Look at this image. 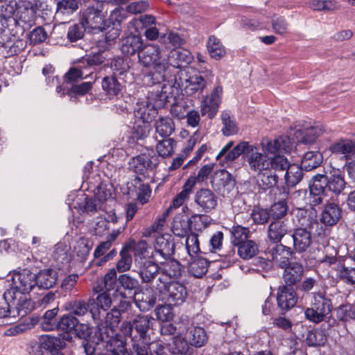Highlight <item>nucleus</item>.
I'll list each match as a JSON object with an SVG mask.
<instances>
[{"mask_svg": "<svg viewBox=\"0 0 355 355\" xmlns=\"http://www.w3.org/2000/svg\"><path fill=\"white\" fill-rule=\"evenodd\" d=\"M145 178L135 175L131 180L130 185L128 186L130 192H135L137 200L141 203L145 204L148 202L151 193V189L148 184L143 183Z\"/></svg>", "mask_w": 355, "mask_h": 355, "instance_id": "nucleus-33", "label": "nucleus"}, {"mask_svg": "<svg viewBox=\"0 0 355 355\" xmlns=\"http://www.w3.org/2000/svg\"><path fill=\"white\" fill-rule=\"evenodd\" d=\"M176 146V141L173 138H162L159 140L156 145V150L158 153V157L166 158L171 157L174 153V149Z\"/></svg>", "mask_w": 355, "mask_h": 355, "instance_id": "nucleus-59", "label": "nucleus"}, {"mask_svg": "<svg viewBox=\"0 0 355 355\" xmlns=\"http://www.w3.org/2000/svg\"><path fill=\"white\" fill-rule=\"evenodd\" d=\"M336 316L338 321L346 324L354 322L355 307L351 304H341L335 309Z\"/></svg>", "mask_w": 355, "mask_h": 355, "instance_id": "nucleus-60", "label": "nucleus"}, {"mask_svg": "<svg viewBox=\"0 0 355 355\" xmlns=\"http://www.w3.org/2000/svg\"><path fill=\"white\" fill-rule=\"evenodd\" d=\"M342 215L343 209L338 204L327 201L320 215V221L326 227H333L340 221Z\"/></svg>", "mask_w": 355, "mask_h": 355, "instance_id": "nucleus-20", "label": "nucleus"}, {"mask_svg": "<svg viewBox=\"0 0 355 355\" xmlns=\"http://www.w3.org/2000/svg\"><path fill=\"white\" fill-rule=\"evenodd\" d=\"M106 59L107 56L103 52L92 53L81 58L80 67L86 68L87 67L98 66L103 64Z\"/></svg>", "mask_w": 355, "mask_h": 355, "instance_id": "nucleus-64", "label": "nucleus"}, {"mask_svg": "<svg viewBox=\"0 0 355 355\" xmlns=\"http://www.w3.org/2000/svg\"><path fill=\"white\" fill-rule=\"evenodd\" d=\"M27 46V42L19 38H9L4 42H0V56L10 58L24 51Z\"/></svg>", "mask_w": 355, "mask_h": 355, "instance_id": "nucleus-31", "label": "nucleus"}, {"mask_svg": "<svg viewBox=\"0 0 355 355\" xmlns=\"http://www.w3.org/2000/svg\"><path fill=\"white\" fill-rule=\"evenodd\" d=\"M244 156L247 158L250 168L254 171L263 170L268 166L265 156L258 151L256 146L250 145L248 141Z\"/></svg>", "mask_w": 355, "mask_h": 355, "instance_id": "nucleus-32", "label": "nucleus"}, {"mask_svg": "<svg viewBox=\"0 0 355 355\" xmlns=\"http://www.w3.org/2000/svg\"><path fill=\"white\" fill-rule=\"evenodd\" d=\"M83 73L80 69L72 67L62 78L64 84L62 89H91L92 83L90 82L83 83L80 85H77L76 83L83 77Z\"/></svg>", "mask_w": 355, "mask_h": 355, "instance_id": "nucleus-34", "label": "nucleus"}, {"mask_svg": "<svg viewBox=\"0 0 355 355\" xmlns=\"http://www.w3.org/2000/svg\"><path fill=\"white\" fill-rule=\"evenodd\" d=\"M78 322L79 320L76 316L67 313L59 317L58 329L56 330L63 332L62 336L64 335L71 336L76 328H77Z\"/></svg>", "mask_w": 355, "mask_h": 355, "instance_id": "nucleus-47", "label": "nucleus"}, {"mask_svg": "<svg viewBox=\"0 0 355 355\" xmlns=\"http://www.w3.org/2000/svg\"><path fill=\"white\" fill-rule=\"evenodd\" d=\"M73 338L70 335L60 337L49 335L42 336L40 338V349L45 355H64L61 350L66 347V341L71 342Z\"/></svg>", "mask_w": 355, "mask_h": 355, "instance_id": "nucleus-16", "label": "nucleus"}, {"mask_svg": "<svg viewBox=\"0 0 355 355\" xmlns=\"http://www.w3.org/2000/svg\"><path fill=\"white\" fill-rule=\"evenodd\" d=\"M194 202L198 206L201 211L209 213L216 207L218 197L209 189L202 188L196 192Z\"/></svg>", "mask_w": 355, "mask_h": 355, "instance_id": "nucleus-21", "label": "nucleus"}, {"mask_svg": "<svg viewBox=\"0 0 355 355\" xmlns=\"http://www.w3.org/2000/svg\"><path fill=\"white\" fill-rule=\"evenodd\" d=\"M103 325L104 324L103 323H97L96 327L94 329L93 327L88 324L79 322L73 334L78 338L83 339L84 342L92 341L93 343H98V340H96L99 338L97 332L98 331V328Z\"/></svg>", "mask_w": 355, "mask_h": 355, "instance_id": "nucleus-40", "label": "nucleus"}, {"mask_svg": "<svg viewBox=\"0 0 355 355\" xmlns=\"http://www.w3.org/2000/svg\"><path fill=\"white\" fill-rule=\"evenodd\" d=\"M223 90H212L209 95H206L201 103V114H207L209 119H213L217 114L221 103Z\"/></svg>", "mask_w": 355, "mask_h": 355, "instance_id": "nucleus-26", "label": "nucleus"}, {"mask_svg": "<svg viewBox=\"0 0 355 355\" xmlns=\"http://www.w3.org/2000/svg\"><path fill=\"white\" fill-rule=\"evenodd\" d=\"M307 227H298L290 233L293 239V248L296 253H304L311 246L312 243L311 229H313L312 220L306 224Z\"/></svg>", "mask_w": 355, "mask_h": 355, "instance_id": "nucleus-11", "label": "nucleus"}, {"mask_svg": "<svg viewBox=\"0 0 355 355\" xmlns=\"http://www.w3.org/2000/svg\"><path fill=\"white\" fill-rule=\"evenodd\" d=\"M282 273V279L284 282V286L293 287L297 286L303 278L304 274V269L303 265L297 261H292L284 267Z\"/></svg>", "mask_w": 355, "mask_h": 355, "instance_id": "nucleus-19", "label": "nucleus"}, {"mask_svg": "<svg viewBox=\"0 0 355 355\" xmlns=\"http://www.w3.org/2000/svg\"><path fill=\"white\" fill-rule=\"evenodd\" d=\"M103 31H105V33L102 35V38L97 42V46L101 50L105 51L115 43L120 35L121 29L118 26L105 28L103 26Z\"/></svg>", "mask_w": 355, "mask_h": 355, "instance_id": "nucleus-44", "label": "nucleus"}, {"mask_svg": "<svg viewBox=\"0 0 355 355\" xmlns=\"http://www.w3.org/2000/svg\"><path fill=\"white\" fill-rule=\"evenodd\" d=\"M186 248L191 257L207 254V247H200L198 234L193 232L189 233L186 239Z\"/></svg>", "mask_w": 355, "mask_h": 355, "instance_id": "nucleus-54", "label": "nucleus"}, {"mask_svg": "<svg viewBox=\"0 0 355 355\" xmlns=\"http://www.w3.org/2000/svg\"><path fill=\"white\" fill-rule=\"evenodd\" d=\"M12 280L15 286L10 288H16L21 293H30L37 284L35 274L28 269L15 270Z\"/></svg>", "mask_w": 355, "mask_h": 355, "instance_id": "nucleus-18", "label": "nucleus"}, {"mask_svg": "<svg viewBox=\"0 0 355 355\" xmlns=\"http://www.w3.org/2000/svg\"><path fill=\"white\" fill-rule=\"evenodd\" d=\"M166 73H148L144 75L142 85L146 87H157V89H166V85L164 83L166 80Z\"/></svg>", "mask_w": 355, "mask_h": 355, "instance_id": "nucleus-57", "label": "nucleus"}, {"mask_svg": "<svg viewBox=\"0 0 355 355\" xmlns=\"http://www.w3.org/2000/svg\"><path fill=\"white\" fill-rule=\"evenodd\" d=\"M58 281V272L53 269L40 270L35 274L36 286L40 289H49L53 287Z\"/></svg>", "mask_w": 355, "mask_h": 355, "instance_id": "nucleus-36", "label": "nucleus"}, {"mask_svg": "<svg viewBox=\"0 0 355 355\" xmlns=\"http://www.w3.org/2000/svg\"><path fill=\"white\" fill-rule=\"evenodd\" d=\"M327 336L323 329L314 328L308 331L305 343L309 347H318L325 345Z\"/></svg>", "mask_w": 355, "mask_h": 355, "instance_id": "nucleus-51", "label": "nucleus"}, {"mask_svg": "<svg viewBox=\"0 0 355 355\" xmlns=\"http://www.w3.org/2000/svg\"><path fill=\"white\" fill-rule=\"evenodd\" d=\"M278 176L271 169L266 170L264 172L260 173L258 176L257 181L258 192L261 193L268 190L270 191H278L276 188L278 182Z\"/></svg>", "mask_w": 355, "mask_h": 355, "instance_id": "nucleus-35", "label": "nucleus"}, {"mask_svg": "<svg viewBox=\"0 0 355 355\" xmlns=\"http://www.w3.org/2000/svg\"><path fill=\"white\" fill-rule=\"evenodd\" d=\"M103 293L98 295L96 299L90 298V313L94 321H101V311H107L112 305V299L110 293L102 291Z\"/></svg>", "mask_w": 355, "mask_h": 355, "instance_id": "nucleus-25", "label": "nucleus"}, {"mask_svg": "<svg viewBox=\"0 0 355 355\" xmlns=\"http://www.w3.org/2000/svg\"><path fill=\"white\" fill-rule=\"evenodd\" d=\"M90 90H57L60 97L68 96L69 100L73 102L80 101L81 98H85L88 101V96L90 101L93 100V94L89 92Z\"/></svg>", "mask_w": 355, "mask_h": 355, "instance_id": "nucleus-62", "label": "nucleus"}, {"mask_svg": "<svg viewBox=\"0 0 355 355\" xmlns=\"http://www.w3.org/2000/svg\"><path fill=\"white\" fill-rule=\"evenodd\" d=\"M177 331L176 327L168 322H164L160 325L162 336H173V345L170 351L173 355H193L194 349L189 345L188 342L178 336H175Z\"/></svg>", "mask_w": 355, "mask_h": 355, "instance_id": "nucleus-9", "label": "nucleus"}, {"mask_svg": "<svg viewBox=\"0 0 355 355\" xmlns=\"http://www.w3.org/2000/svg\"><path fill=\"white\" fill-rule=\"evenodd\" d=\"M193 60L191 52L185 49L175 48L166 53L168 72L171 68H181L189 64Z\"/></svg>", "mask_w": 355, "mask_h": 355, "instance_id": "nucleus-22", "label": "nucleus"}, {"mask_svg": "<svg viewBox=\"0 0 355 355\" xmlns=\"http://www.w3.org/2000/svg\"><path fill=\"white\" fill-rule=\"evenodd\" d=\"M135 264L141 283L146 285L152 284L160 272L159 266L149 259H137Z\"/></svg>", "mask_w": 355, "mask_h": 355, "instance_id": "nucleus-13", "label": "nucleus"}, {"mask_svg": "<svg viewBox=\"0 0 355 355\" xmlns=\"http://www.w3.org/2000/svg\"><path fill=\"white\" fill-rule=\"evenodd\" d=\"M139 62L145 67H152L158 73H167L166 52L155 44H148L139 51Z\"/></svg>", "mask_w": 355, "mask_h": 355, "instance_id": "nucleus-3", "label": "nucleus"}, {"mask_svg": "<svg viewBox=\"0 0 355 355\" xmlns=\"http://www.w3.org/2000/svg\"><path fill=\"white\" fill-rule=\"evenodd\" d=\"M238 255L243 259H250L259 252V245L253 240H247L236 246Z\"/></svg>", "mask_w": 355, "mask_h": 355, "instance_id": "nucleus-55", "label": "nucleus"}, {"mask_svg": "<svg viewBox=\"0 0 355 355\" xmlns=\"http://www.w3.org/2000/svg\"><path fill=\"white\" fill-rule=\"evenodd\" d=\"M304 171H305L300 164H289L284 175L287 187H294L300 183L303 178Z\"/></svg>", "mask_w": 355, "mask_h": 355, "instance_id": "nucleus-46", "label": "nucleus"}, {"mask_svg": "<svg viewBox=\"0 0 355 355\" xmlns=\"http://www.w3.org/2000/svg\"><path fill=\"white\" fill-rule=\"evenodd\" d=\"M277 302L278 307L287 311L294 307L297 302V291L288 286H279L277 289Z\"/></svg>", "mask_w": 355, "mask_h": 355, "instance_id": "nucleus-24", "label": "nucleus"}, {"mask_svg": "<svg viewBox=\"0 0 355 355\" xmlns=\"http://www.w3.org/2000/svg\"><path fill=\"white\" fill-rule=\"evenodd\" d=\"M26 294L18 292L16 288H9L4 292L3 297L6 302L10 303L15 315L17 314L18 316L24 317L31 311L32 301Z\"/></svg>", "mask_w": 355, "mask_h": 355, "instance_id": "nucleus-10", "label": "nucleus"}, {"mask_svg": "<svg viewBox=\"0 0 355 355\" xmlns=\"http://www.w3.org/2000/svg\"><path fill=\"white\" fill-rule=\"evenodd\" d=\"M197 182L194 176L191 175L184 182L182 190L178 193L172 200L169 208H178L182 206L184 201L189 198L191 193L193 192V187Z\"/></svg>", "mask_w": 355, "mask_h": 355, "instance_id": "nucleus-41", "label": "nucleus"}, {"mask_svg": "<svg viewBox=\"0 0 355 355\" xmlns=\"http://www.w3.org/2000/svg\"><path fill=\"white\" fill-rule=\"evenodd\" d=\"M59 308L55 307L44 312L39 320V324L44 331H54L58 329Z\"/></svg>", "mask_w": 355, "mask_h": 355, "instance_id": "nucleus-43", "label": "nucleus"}, {"mask_svg": "<svg viewBox=\"0 0 355 355\" xmlns=\"http://www.w3.org/2000/svg\"><path fill=\"white\" fill-rule=\"evenodd\" d=\"M336 270L340 279L349 284H355V268L347 267L343 263L339 261Z\"/></svg>", "mask_w": 355, "mask_h": 355, "instance_id": "nucleus-61", "label": "nucleus"}, {"mask_svg": "<svg viewBox=\"0 0 355 355\" xmlns=\"http://www.w3.org/2000/svg\"><path fill=\"white\" fill-rule=\"evenodd\" d=\"M165 260L164 262H160L159 270L162 275L173 280L179 279L182 276L183 269L182 264L171 257Z\"/></svg>", "mask_w": 355, "mask_h": 355, "instance_id": "nucleus-39", "label": "nucleus"}, {"mask_svg": "<svg viewBox=\"0 0 355 355\" xmlns=\"http://www.w3.org/2000/svg\"><path fill=\"white\" fill-rule=\"evenodd\" d=\"M209 263L207 259L202 257L200 255L191 257L188 267L189 272L195 277H202L208 270Z\"/></svg>", "mask_w": 355, "mask_h": 355, "instance_id": "nucleus-42", "label": "nucleus"}, {"mask_svg": "<svg viewBox=\"0 0 355 355\" xmlns=\"http://www.w3.org/2000/svg\"><path fill=\"white\" fill-rule=\"evenodd\" d=\"M323 161L322 155L318 151H308L303 155L300 165L305 171H311L319 167Z\"/></svg>", "mask_w": 355, "mask_h": 355, "instance_id": "nucleus-48", "label": "nucleus"}, {"mask_svg": "<svg viewBox=\"0 0 355 355\" xmlns=\"http://www.w3.org/2000/svg\"><path fill=\"white\" fill-rule=\"evenodd\" d=\"M132 245L130 243L123 244L120 252V259L116 264V268L119 272H123L130 269L132 258L130 253Z\"/></svg>", "mask_w": 355, "mask_h": 355, "instance_id": "nucleus-50", "label": "nucleus"}, {"mask_svg": "<svg viewBox=\"0 0 355 355\" xmlns=\"http://www.w3.org/2000/svg\"><path fill=\"white\" fill-rule=\"evenodd\" d=\"M106 5L104 1H96L82 12L80 21L87 29L103 31L107 15Z\"/></svg>", "mask_w": 355, "mask_h": 355, "instance_id": "nucleus-6", "label": "nucleus"}, {"mask_svg": "<svg viewBox=\"0 0 355 355\" xmlns=\"http://www.w3.org/2000/svg\"><path fill=\"white\" fill-rule=\"evenodd\" d=\"M247 146L248 141H241L231 150L227 151L223 158L218 160L220 164L223 166L229 165L235 161L240 155H245V152L247 150Z\"/></svg>", "mask_w": 355, "mask_h": 355, "instance_id": "nucleus-56", "label": "nucleus"}, {"mask_svg": "<svg viewBox=\"0 0 355 355\" xmlns=\"http://www.w3.org/2000/svg\"><path fill=\"white\" fill-rule=\"evenodd\" d=\"M279 193H275L274 202L271 205L269 212L274 220H282L287 215L288 205L287 199L289 195L288 189L285 187L276 188Z\"/></svg>", "mask_w": 355, "mask_h": 355, "instance_id": "nucleus-17", "label": "nucleus"}, {"mask_svg": "<svg viewBox=\"0 0 355 355\" xmlns=\"http://www.w3.org/2000/svg\"><path fill=\"white\" fill-rule=\"evenodd\" d=\"M235 184L236 181L233 175L225 169L216 172L211 181L214 189L223 198H230Z\"/></svg>", "mask_w": 355, "mask_h": 355, "instance_id": "nucleus-12", "label": "nucleus"}, {"mask_svg": "<svg viewBox=\"0 0 355 355\" xmlns=\"http://www.w3.org/2000/svg\"><path fill=\"white\" fill-rule=\"evenodd\" d=\"M155 128L160 137L168 138L175 131V123L171 117L162 116L155 121Z\"/></svg>", "mask_w": 355, "mask_h": 355, "instance_id": "nucleus-49", "label": "nucleus"}, {"mask_svg": "<svg viewBox=\"0 0 355 355\" xmlns=\"http://www.w3.org/2000/svg\"><path fill=\"white\" fill-rule=\"evenodd\" d=\"M270 251L272 259L278 263L280 268L288 266L291 262V259H295L296 252L295 250L293 248L283 245L281 242L275 244Z\"/></svg>", "mask_w": 355, "mask_h": 355, "instance_id": "nucleus-28", "label": "nucleus"}, {"mask_svg": "<svg viewBox=\"0 0 355 355\" xmlns=\"http://www.w3.org/2000/svg\"><path fill=\"white\" fill-rule=\"evenodd\" d=\"M93 247V242L87 237H80L73 247V252L77 259L80 262H85Z\"/></svg>", "mask_w": 355, "mask_h": 355, "instance_id": "nucleus-45", "label": "nucleus"}, {"mask_svg": "<svg viewBox=\"0 0 355 355\" xmlns=\"http://www.w3.org/2000/svg\"><path fill=\"white\" fill-rule=\"evenodd\" d=\"M62 309L76 318L83 316L88 311L90 312L89 300L86 302L84 300L71 299L64 302Z\"/></svg>", "mask_w": 355, "mask_h": 355, "instance_id": "nucleus-37", "label": "nucleus"}, {"mask_svg": "<svg viewBox=\"0 0 355 355\" xmlns=\"http://www.w3.org/2000/svg\"><path fill=\"white\" fill-rule=\"evenodd\" d=\"M230 242L234 246H237L248 240L251 234L249 227H243L240 225H234L230 230Z\"/></svg>", "mask_w": 355, "mask_h": 355, "instance_id": "nucleus-53", "label": "nucleus"}, {"mask_svg": "<svg viewBox=\"0 0 355 355\" xmlns=\"http://www.w3.org/2000/svg\"><path fill=\"white\" fill-rule=\"evenodd\" d=\"M312 295L311 306L305 309L304 315L309 321L319 323L324 321L331 312L332 301L326 295L325 292H314Z\"/></svg>", "mask_w": 355, "mask_h": 355, "instance_id": "nucleus-4", "label": "nucleus"}, {"mask_svg": "<svg viewBox=\"0 0 355 355\" xmlns=\"http://www.w3.org/2000/svg\"><path fill=\"white\" fill-rule=\"evenodd\" d=\"M328 149L332 155L348 161L355 156V139L340 137L330 144Z\"/></svg>", "mask_w": 355, "mask_h": 355, "instance_id": "nucleus-15", "label": "nucleus"}, {"mask_svg": "<svg viewBox=\"0 0 355 355\" xmlns=\"http://www.w3.org/2000/svg\"><path fill=\"white\" fill-rule=\"evenodd\" d=\"M291 232L288 223L284 220H272L267 229V237L269 241L277 244L282 241L284 236Z\"/></svg>", "mask_w": 355, "mask_h": 355, "instance_id": "nucleus-30", "label": "nucleus"}, {"mask_svg": "<svg viewBox=\"0 0 355 355\" xmlns=\"http://www.w3.org/2000/svg\"><path fill=\"white\" fill-rule=\"evenodd\" d=\"M207 49L210 56L219 60L226 54V50L220 40L214 35H211L207 42Z\"/></svg>", "mask_w": 355, "mask_h": 355, "instance_id": "nucleus-52", "label": "nucleus"}, {"mask_svg": "<svg viewBox=\"0 0 355 355\" xmlns=\"http://www.w3.org/2000/svg\"><path fill=\"white\" fill-rule=\"evenodd\" d=\"M173 306L169 303L158 305L155 309L157 320L163 322L171 321L175 315Z\"/></svg>", "mask_w": 355, "mask_h": 355, "instance_id": "nucleus-63", "label": "nucleus"}, {"mask_svg": "<svg viewBox=\"0 0 355 355\" xmlns=\"http://www.w3.org/2000/svg\"><path fill=\"white\" fill-rule=\"evenodd\" d=\"M344 175L339 170H333L329 175L318 173L309 181V203L312 207L321 205L329 193L340 195L346 187Z\"/></svg>", "mask_w": 355, "mask_h": 355, "instance_id": "nucleus-1", "label": "nucleus"}, {"mask_svg": "<svg viewBox=\"0 0 355 355\" xmlns=\"http://www.w3.org/2000/svg\"><path fill=\"white\" fill-rule=\"evenodd\" d=\"M155 97L154 98V105L157 107H163L167 103L171 105V115L178 119H182L185 118L189 108L187 105V102L184 98V94L182 93L180 97L178 93V96H175L173 90L168 94L166 91L164 90H156Z\"/></svg>", "mask_w": 355, "mask_h": 355, "instance_id": "nucleus-5", "label": "nucleus"}, {"mask_svg": "<svg viewBox=\"0 0 355 355\" xmlns=\"http://www.w3.org/2000/svg\"><path fill=\"white\" fill-rule=\"evenodd\" d=\"M188 338L189 340V346L200 347L206 344L208 338L204 328L194 327L188 333Z\"/></svg>", "mask_w": 355, "mask_h": 355, "instance_id": "nucleus-58", "label": "nucleus"}, {"mask_svg": "<svg viewBox=\"0 0 355 355\" xmlns=\"http://www.w3.org/2000/svg\"><path fill=\"white\" fill-rule=\"evenodd\" d=\"M289 144L288 138L285 137H279L275 139H263L261 141L264 153L274 155L275 156L288 152L290 149Z\"/></svg>", "mask_w": 355, "mask_h": 355, "instance_id": "nucleus-29", "label": "nucleus"}, {"mask_svg": "<svg viewBox=\"0 0 355 355\" xmlns=\"http://www.w3.org/2000/svg\"><path fill=\"white\" fill-rule=\"evenodd\" d=\"M155 288L162 300L175 306L183 304L188 297L186 285L178 280L167 281L159 277Z\"/></svg>", "mask_w": 355, "mask_h": 355, "instance_id": "nucleus-2", "label": "nucleus"}, {"mask_svg": "<svg viewBox=\"0 0 355 355\" xmlns=\"http://www.w3.org/2000/svg\"><path fill=\"white\" fill-rule=\"evenodd\" d=\"M143 47V40L139 35H129L121 40V51L126 55L139 53Z\"/></svg>", "mask_w": 355, "mask_h": 355, "instance_id": "nucleus-38", "label": "nucleus"}, {"mask_svg": "<svg viewBox=\"0 0 355 355\" xmlns=\"http://www.w3.org/2000/svg\"><path fill=\"white\" fill-rule=\"evenodd\" d=\"M140 288L138 279L129 274H121L118 277L117 292L123 298H126L127 295H137Z\"/></svg>", "mask_w": 355, "mask_h": 355, "instance_id": "nucleus-27", "label": "nucleus"}, {"mask_svg": "<svg viewBox=\"0 0 355 355\" xmlns=\"http://www.w3.org/2000/svg\"><path fill=\"white\" fill-rule=\"evenodd\" d=\"M155 322V318L149 314H137L131 320L122 323L121 330L125 335L130 336L135 330L140 339L146 340L149 335L148 332L153 329Z\"/></svg>", "mask_w": 355, "mask_h": 355, "instance_id": "nucleus-7", "label": "nucleus"}, {"mask_svg": "<svg viewBox=\"0 0 355 355\" xmlns=\"http://www.w3.org/2000/svg\"><path fill=\"white\" fill-rule=\"evenodd\" d=\"M154 248L155 253L164 259L171 258L175 254V243L174 238L169 234L157 236L155 240Z\"/></svg>", "mask_w": 355, "mask_h": 355, "instance_id": "nucleus-23", "label": "nucleus"}, {"mask_svg": "<svg viewBox=\"0 0 355 355\" xmlns=\"http://www.w3.org/2000/svg\"><path fill=\"white\" fill-rule=\"evenodd\" d=\"M329 132L330 130L327 129L322 124L314 125L304 124L295 130V137L299 143L308 145L315 143L319 137Z\"/></svg>", "mask_w": 355, "mask_h": 355, "instance_id": "nucleus-14", "label": "nucleus"}, {"mask_svg": "<svg viewBox=\"0 0 355 355\" xmlns=\"http://www.w3.org/2000/svg\"><path fill=\"white\" fill-rule=\"evenodd\" d=\"M97 335L98 343H105L107 351L114 352L119 355H129L126 352V338L125 336L110 331L107 326H101L98 328Z\"/></svg>", "mask_w": 355, "mask_h": 355, "instance_id": "nucleus-8", "label": "nucleus"}]
</instances>
